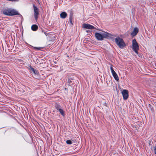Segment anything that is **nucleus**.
Returning <instances> with one entry per match:
<instances>
[{
  "label": "nucleus",
  "mask_w": 156,
  "mask_h": 156,
  "mask_svg": "<svg viewBox=\"0 0 156 156\" xmlns=\"http://www.w3.org/2000/svg\"><path fill=\"white\" fill-rule=\"evenodd\" d=\"M33 8L34 18L36 20H37L38 18V16L39 14V10L38 8L34 5H33Z\"/></svg>",
  "instance_id": "20e7f679"
},
{
  "label": "nucleus",
  "mask_w": 156,
  "mask_h": 156,
  "mask_svg": "<svg viewBox=\"0 0 156 156\" xmlns=\"http://www.w3.org/2000/svg\"><path fill=\"white\" fill-rule=\"evenodd\" d=\"M110 68L111 73L112 74V76L114 77V79L117 81L119 80V78L118 76L117 75V73L114 70L112 66H111Z\"/></svg>",
  "instance_id": "39448f33"
},
{
  "label": "nucleus",
  "mask_w": 156,
  "mask_h": 156,
  "mask_svg": "<svg viewBox=\"0 0 156 156\" xmlns=\"http://www.w3.org/2000/svg\"><path fill=\"white\" fill-rule=\"evenodd\" d=\"M34 48L35 49H38V50L40 49L41 48H37V47H34Z\"/></svg>",
  "instance_id": "f3484780"
},
{
  "label": "nucleus",
  "mask_w": 156,
  "mask_h": 156,
  "mask_svg": "<svg viewBox=\"0 0 156 156\" xmlns=\"http://www.w3.org/2000/svg\"><path fill=\"white\" fill-rule=\"evenodd\" d=\"M132 45L133 49L136 53L137 54V51L139 49V46L136 40L134 39L133 40Z\"/></svg>",
  "instance_id": "7ed1b4c3"
},
{
  "label": "nucleus",
  "mask_w": 156,
  "mask_h": 156,
  "mask_svg": "<svg viewBox=\"0 0 156 156\" xmlns=\"http://www.w3.org/2000/svg\"><path fill=\"white\" fill-rule=\"evenodd\" d=\"M115 41L117 45L121 48H123L126 46L123 39L119 37H116Z\"/></svg>",
  "instance_id": "f03ea898"
},
{
  "label": "nucleus",
  "mask_w": 156,
  "mask_h": 156,
  "mask_svg": "<svg viewBox=\"0 0 156 156\" xmlns=\"http://www.w3.org/2000/svg\"><path fill=\"white\" fill-rule=\"evenodd\" d=\"M139 29L137 27L134 28L133 31L131 33V35L132 36H134L136 35L139 31Z\"/></svg>",
  "instance_id": "1a4fd4ad"
},
{
  "label": "nucleus",
  "mask_w": 156,
  "mask_h": 156,
  "mask_svg": "<svg viewBox=\"0 0 156 156\" xmlns=\"http://www.w3.org/2000/svg\"><path fill=\"white\" fill-rule=\"evenodd\" d=\"M95 36L96 38L99 41H102L105 38H110L112 37L111 34L103 31L95 33Z\"/></svg>",
  "instance_id": "f257e3e1"
},
{
  "label": "nucleus",
  "mask_w": 156,
  "mask_h": 156,
  "mask_svg": "<svg viewBox=\"0 0 156 156\" xmlns=\"http://www.w3.org/2000/svg\"><path fill=\"white\" fill-rule=\"evenodd\" d=\"M37 28L38 27L36 25H33L31 26V29L33 31H36Z\"/></svg>",
  "instance_id": "f8f14e48"
},
{
  "label": "nucleus",
  "mask_w": 156,
  "mask_h": 156,
  "mask_svg": "<svg viewBox=\"0 0 156 156\" xmlns=\"http://www.w3.org/2000/svg\"><path fill=\"white\" fill-rule=\"evenodd\" d=\"M82 27L83 28L90 29H93L94 28V27L93 26L87 23L83 24L82 25Z\"/></svg>",
  "instance_id": "423d86ee"
},
{
  "label": "nucleus",
  "mask_w": 156,
  "mask_h": 156,
  "mask_svg": "<svg viewBox=\"0 0 156 156\" xmlns=\"http://www.w3.org/2000/svg\"><path fill=\"white\" fill-rule=\"evenodd\" d=\"M57 109L59 111L62 115H64V112L62 109L60 108H58Z\"/></svg>",
  "instance_id": "ddd939ff"
},
{
  "label": "nucleus",
  "mask_w": 156,
  "mask_h": 156,
  "mask_svg": "<svg viewBox=\"0 0 156 156\" xmlns=\"http://www.w3.org/2000/svg\"><path fill=\"white\" fill-rule=\"evenodd\" d=\"M149 106L150 105V104H149Z\"/></svg>",
  "instance_id": "6ab92c4d"
},
{
  "label": "nucleus",
  "mask_w": 156,
  "mask_h": 156,
  "mask_svg": "<svg viewBox=\"0 0 156 156\" xmlns=\"http://www.w3.org/2000/svg\"><path fill=\"white\" fill-rule=\"evenodd\" d=\"M122 94L123 97V99L126 100L128 97V92L127 90H123Z\"/></svg>",
  "instance_id": "0eeeda50"
},
{
  "label": "nucleus",
  "mask_w": 156,
  "mask_h": 156,
  "mask_svg": "<svg viewBox=\"0 0 156 156\" xmlns=\"http://www.w3.org/2000/svg\"><path fill=\"white\" fill-rule=\"evenodd\" d=\"M66 143L67 144H72V141L70 140H67L66 141Z\"/></svg>",
  "instance_id": "2eb2a0df"
},
{
  "label": "nucleus",
  "mask_w": 156,
  "mask_h": 156,
  "mask_svg": "<svg viewBox=\"0 0 156 156\" xmlns=\"http://www.w3.org/2000/svg\"><path fill=\"white\" fill-rule=\"evenodd\" d=\"M10 16H13L19 14L17 11L13 9H10Z\"/></svg>",
  "instance_id": "6e6552de"
},
{
  "label": "nucleus",
  "mask_w": 156,
  "mask_h": 156,
  "mask_svg": "<svg viewBox=\"0 0 156 156\" xmlns=\"http://www.w3.org/2000/svg\"><path fill=\"white\" fill-rule=\"evenodd\" d=\"M9 1H11V2H15L18 1V0H8Z\"/></svg>",
  "instance_id": "a211bd4d"
},
{
  "label": "nucleus",
  "mask_w": 156,
  "mask_h": 156,
  "mask_svg": "<svg viewBox=\"0 0 156 156\" xmlns=\"http://www.w3.org/2000/svg\"><path fill=\"white\" fill-rule=\"evenodd\" d=\"M153 151L154 154H156V146L154 147Z\"/></svg>",
  "instance_id": "dca6fc26"
},
{
  "label": "nucleus",
  "mask_w": 156,
  "mask_h": 156,
  "mask_svg": "<svg viewBox=\"0 0 156 156\" xmlns=\"http://www.w3.org/2000/svg\"><path fill=\"white\" fill-rule=\"evenodd\" d=\"M10 9H4L2 12L5 15L10 16Z\"/></svg>",
  "instance_id": "9d476101"
},
{
  "label": "nucleus",
  "mask_w": 156,
  "mask_h": 156,
  "mask_svg": "<svg viewBox=\"0 0 156 156\" xmlns=\"http://www.w3.org/2000/svg\"><path fill=\"white\" fill-rule=\"evenodd\" d=\"M31 70L33 72V73L34 74H37V72L34 69L32 68H30Z\"/></svg>",
  "instance_id": "4468645a"
},
{
  "label": "nucleus",
  "mask_w": 156,
  "mask_h": 156,
  "mask_svg": "<svg viewBox=\"0 0 156 156\" xmlns=\"http://www.w3.org/2000/svg\"><path fill=\"white\" fill-rule=\"evenodd\" d=\"M60 16L61 18L62 19H64L67 16V14L66 12H63L61 13Z\"/></svg>",
  "instance_id": "9b49d317"
}]
</instances>
